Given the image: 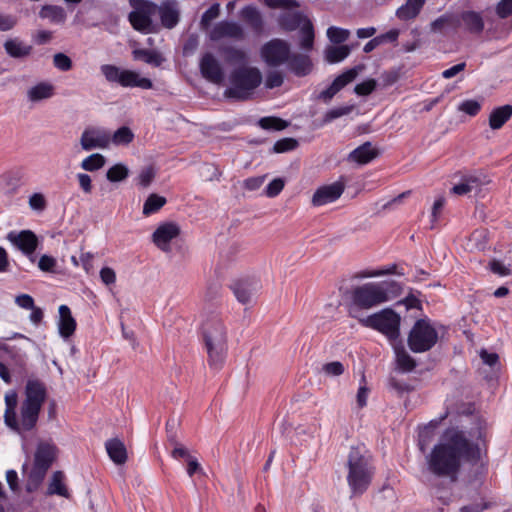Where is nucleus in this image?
<instances>
[{"label": "nucleus", "instance_id": "f257e3e1", "mask_svg": "<svg viewBox=\"0 0 512 512\" xmlns=\"http://www.w3.org/2000/svg\"><path fill=\"white\" fill-rule=\"evenodd\" d=\"M479 456L477 444L467 439L458 428H449L427 456V465L429 471L437 476L454 478L463 463L477 460Z\"/></svg>", "mask_w": 512, "mask_h": 512}, {"label": "nucleus", "instance_id": "f03ea898", "mask_svg": "<svg viewBox=\"0 0 512 512\" xmlns=\"http://www.w3.org/2000/svg\"><path fill=\"white\" fill-rule=\"evenodd\" d=\"M25 398L20 406V416H16L18 395L10 390L5 394V424L18 434L32 430L38 421L39 413L46 399V388L39 380H28L25 386Z\"/></svg>", "mask_w": 512, "mask_h": 512}, {"label": "nucleus", "instance_id": "7ed1b4c3", "mask_svg": "<svg viewBox=\"0 0 512 512\" xmlns=\"http://www.w3.org/2000/svg\"><path fill=\"white\" fill-rule=\"evenodd\" d=\"M347 482L352 495L363 494L369 487L374 474L371 456L365 446L351 447L347 456Z\"/></svg>", "mask_w": 512, "mask_h": 512}, {"label": "nucleus", "instance_id": "20e7f679", "mask_svg": "<svg viewBox=\"0 0 512 512\" xmlns=\"http://www.w3.org/2000/svg\"><path fill=\"white\" fill-rule=\"evenodd\" d=\"M389 299L388 282H370L356 286L351 290L349 315L360 323V319L365 317L361 312L362 310L377 307Z\"/></svg>", "mask_w": 512, "mask_h": 512}, {"label": "nucleus", "instance_id": "39448f33", "mask_svg": "<svg viewBox=\"0 0 512 512\" xmlns=\"http://www.w3.org/2000/svg\"><path fill=\"white\" fill-rule=\"evenodd\" d=\"M203 337L209 362L212 366H221L226 353V329L218 314L206 317L202 324Z\"/></svg>", "mask_w": 512, "mask_h": 512}, {"label": "nucleus", "instance_id": "423d86ee", "mask_svg": "<svg viewBox=\"0 0 512 512\" xmlns=\"http://www.w3.org/2000/svg\"><path fill=\"white\" fill-rule=\"evenodd\" d=\"M261 83V71L257 67L243 65L232 71L230 87L225 90L224 95L237 100H245Z\"/></svg>", "mask_w": 512, "mask_h": 512}, {"label": "nucleus", "instance_id": "0eeeda50", "mask_svg": "<svg viewBox=\"0 0 512 512\" xmlns=\"http://www.w3.org/2000/svg\"><path fill=\"white\" fill-rule=\"evenodd\" d=\"M400 322V315L392 309H383L360 319L361 325L381 332L390 341H394L399 337Z\"/></svg>", "mask_w": 512, "mask_h": 512}, {"label": "nucleus", "instance_id": "6e6552de", "mask_svg": "<svg viewBox=\"0 0 512 512\" xmlns=\"http://www.w3.org/2000/svg\"><path fill=\"white\" fill-rule=\"evenodd\" d=\"M279 24L286 31L300 29V47L309 51L314 45V28L310 19L301 12H284L279 17Z\"/></svg>", "mask_w": 512, "mask_h": 512}, {"label": "nucleus", "instance_id": "1a4fd4ad", "mask_svg": "<svg viewBox=\"0 0 512 512\" xmlns=\"http://www.w3.org/2000/svg\"><path fill=\"white\" fill-rule=\"evenodd\" d=\"M100 71L108 82L117 83L124 88L138 87L141 89H151L153 87L150 79L142 77L133 70L121 69L112 64H104L100 67Z\"/></svg>", "mask_w": 512, "mask_h": 512}, {"label": "nucleus", "instance_id": "9d476101", "mask_svg": "<svg viewBox=\"0 0 512 512\" xmlns=\"http://www.w3.org/2000/svg\"><path fill=\"white\" fill-rule=\"evenodd\" d=\"M437 341L438 333L427 319L416 321L408 336V345L416 353L430 350Z\"/></svg>", "mask_w": 512, "mask_h": 512}, {"label": "nucleus", "instance_id": "9b49d317", "mask_svg": "<svg viewBox=\"0 0 512 512\" xmlns=\"http://www.w3.org/2000/svg\"><path fill=\"white\" fill-rule=\"evenodd\" d=\"M290 45L287 41L279 38L266 42L260 49L261 59L271 67H278L290 58Z\"/></svg>", "mask_w": 512, "mask_h": 512}, {"label": "nucleus", "instance_id": "f8f14e48", "mask_svg": "<svg viewBox=\"0 0 512 512\" xmlns=\"http://www.w3.org/2000/svg\"><path fill=\"white\" fill-rule=\"evenodd\" d=\"M157 13V5L152 2L141 3L129 14V21L132 27L142 33L149 34L156 31L152 16Z\"/></svg>", "mask_w": 512, "mask_h": 512}, {"label": "nucleus", "instance_id": "ddd939ff", "mask_svg": "<svg viewBox=\"0 0 512 512\" xmlns=\"http://www.w3.org/2000/svg\"><path fill=\"white\" fill-rule=\"evenodd\" d=\"M84 151L107 149L111 144V132L103 127H86L79 138Z\"/></svg>", "mask_w": 512, "mask_h": 512}, {"label": "nucleus", "instance_id": "4468645a", "mask_svg": "<svg viewBox=\"0 0 512 512\" xmlns=\"http://www.w3.org/2000/svg\"><path fill=\"white\" fill-rule=\"evenodd\" d=\"M181 228L175 222L160 223L152 233L153 244L161 251L167 253L171 251V243L179 237Z\"/></svg>", "mask_w": 512, "mask_h": 512}, {"label": "nucleus", "instance_id": "2eb2a0df", "mask_svg": "<svg viewBox=\"0 0 512 512\" xmlns=\"http://www.w3.org/2000/svg\"><path fill=\"white\" fill-rule=\"evenodd\" d=\"M209 37L213 41L223 38L241 40L244 38V29L234 21H220L209 30Z\"/></svg>", "mask_w": 512, "mask_h": 512}, {"label": "nucleus", "instance_id": "dca6fc26", "mask_svg": "<svg viewBox=\"0 0 512 512\" xmlns=\"http://www.w3.org/2000/svg\"><path fill=\"white\" fill-rule=\"evenodd\" d=\"M489 183L490 179L482 173L468 175L463 177L460 183L454 185L451 191L457 195L478 194L482 187Z\"/></svg>", "mask_w": 512, "mask_h": 512}, {"label": "nucleus", "instance_id": "f3484780", "mask_svg": "<svg viewBox=\"0 0 512 512\" xmlns=\"http://www.w3.org/2000/svg\"><path fill=\"white\" fill-rule=\"evenodd\" d=\"M345 184L342 181H336L325 185L316 190L312 197L314 206H323L336 201L344 192Z\"/></svg>", "mask_w": 512, "mask_h": 512}, {"label": "nucleus", "instance_id": "a211bd4d", "mask_svg": "<svg viewBox=\"0 0 512 512\" xmlns=\"http://www.w3.org/2000/svg\"><path fill=\"white\" fill-rule=\"evenodd\" d=\"M200 70L203 77L214 84H220L224 80V71L220 62L210 53L202 57Z\"/></svg>", "mask_w": 512, "mask_h": 512}, {"label": "nucleus", "instance_id": "6ab92c4d", "mask_svg": "<svg viewBox=\"0 0 512 512\" xmlns=\"http://www.w3.org/2000/svg\"><path fill=\"white\" fill-rule=\"evenodd\" d=\"M358 68H351L341 75H339L332 84L325 90H323L318 98L325 103L330 102V100L336 95L342 88L351 83L358 75Z\"/></svg>", "mask_w": 512, "mask_h": 512}, {"label": "nucleus", "instance_id": "aec40b11", "mask_svg": "<svg viewBox=\"0 0 512 512\" xmlns=\"http://www.w3.org/2000/svg\"><path fill=\"white\" fill-rule=\"evenodd\" d=\"M233 293L242 305H250L255 300V295L259 290V283L255 280H239L232 286Z\"/></svg>", "mask_w": 512, "mask_h": 512}, {"label": "nucleus", "instance_id": "412c9836", "mask_svg": "<svg viewBox=\"0 0 512 512\" xmlns=\"http://www.w3.org/2000/svg\"><path fill=\"white\" fill-rule=\"evenodd\" d=\"M7 239L26 255L32 254L38 245L36 235L30 230H23L19 233L10 232L7 235Z\"/></svg>", "mask_w": 512, "mask_h": 512}, {"label": "nucleus", "instance_id": "4be33fe9", "mask_svg": "<svg viewBox=\"0 0 512 512\" xmlns=\"http://www.w3.org/2000/svg\"><path fill=\"white\" fill-rule=\"evenodd\" d=\"M460 21L466 31L479 35L485 27L484 16L481 12L465 10L460 14Z\"/></svg>", "mask_w": 512, "mask_h": 512}, {"label": "nucleus", "instance_id": "5701e85b", "mask_svg": "<svg viewBox=\"0 0 512 512\" xmlns=\"http://www.w3.org/2000/svg\"><path fill=\"white\" fill-rule=\"evenodd\" d=\"M56 451L57 448L54 444L39 443L34 456V465L48 470L56 457Z\"/></svg>", "mask_w": 512, "mask_h": 512}, {"label": "nucleus", "instance_id": "b1692460", "mask_svg": "<svg viewBox=\"0 0 512 512\" xmlns=\"http://www.w3.org/2000/svg\"><path fill=\"white\" fill-rule=\"evenodd\" d=\"M161 22L166 28H173L179 21V10L176 1L167 0L157 7Z\"/></svg>", "mask_w": 512, "mask_h": 512}, {"label": "nucleus", "instance_id": "393cba45", "mask_svg": "<svg viewBox=\"0 0 512 512\" xmlns=\"http://www.w3.org/2000/svg\"><path fill=\"white\" fill-rule=\"evenodd\" d=\"M286 64L289 70L299 77L308 75L312 71L313 66L309 56L300 53L292 54L291 52Z\"/></svg>", "mask_w": 512, "mask_h": 512}, {"label": "nucleus", "instance_id": "a878e982", "mask_svg": "<svg viewBox=\"0 0 512 512\" xmlns=\"http://www.w3.org/2000/svg\"><path fill=\"white\" fill-rule=\"evenodd\" d=\"M3 46L7 55L15 59H24L32 53V46L25 44L19 38H9Z\"/></svg>", "mask_w": 512, "mask_h": 512}, {"label": "nucleus", "instance_id": "bb28decb", "mask_svg": "<svg viewBox=\"0 0 512 512\" xmlns=\"http://www.w3.org/2000/svg\"><path fill=\"white\" fill-rule=\"evenodd\" d=\"M58 329L59 334L63 338H69L75 332L76 321L71 314L70 308L66 305L59 307Z\"/></svg>", "mask_w": 512, "mask_h": 512}, {"label": "nucleus", "instance_id": "cd10ccee", "mask_svg": "<svg viewBox=\"0 0 512 512\" xmlns=\"http://www.w3.org/2000/svg\"><path fill=\"white\" fill-rule=\"evenodd\" d=\"M379 152L370 142H365L354 149L348 156V159L358 164H367L378 156Z\"/></svg>", "mask_w": 512, "mask_h": 512}, {"label": "nucleus", "instance_id": "c85d7f7f", "mask_svg": "<svg viewBox=\"0 0 512 512\" xmlns=\"http://www.w3.org/2000/svg\"><path fill=\"white\" fill-rule=\"evenodd\" d=\"M239 16L254 31L259 33L263 30L264 21L262 15L255 6L248 5L243 7L239 12Z\"/></svg>", "mask_w": 512, "mask_h": 512}, {"label": "nucleus", "instance_id": "c756f323", "mask_svg": "<svg viewBox=\"0 0 512 512\" xmlns=\"http://www.w3.org/2000/svg\"><path fill=\"white\" fill-rule=\"evenodd\" d=\"M110 459L117 465L124 464L127 460V450L124 443L117 439H109L105 444Z\"/></svg>", "mask_w": 512, "mask_h": 512}, {"label": "nucleus", "instance_id": "7c9ffc66", "mask_svg": "<svg viewBox=\"0 0 512 512\" xmlns=\"http://www.w3.org/2000/svg\"><path fill=\"white\" fill-rule=\"evenodd\" d=\"M54 86L49 82H40L27 90V98L30 102H39L51 98L54 95Z\"/></svg>", "mask_w": 512, "mask_h": 512}, {"label": "nucleus", "instance_id": "2f4dec72", "mask_svg": "<svg viewBox=\"0 0 512 512\" xmlns=\"http://www.w3.org/2000/svg\"><path fill=\"white\" fill-rule=\"evenodd\" d=\"M512 116V106L504 105L494 109L489 116V126L493 130L500 129Z\"/></svg>", "mask_w": 512, "mask_h": 512}, {"label": "nucleus", "instance_id": "473e14b6", "mask_svg": "<svg viewBox=\"0 0 512 512\" xmlns=\"http://www.w3.org/2000/svg\"><path fill=\"white\" fill-rule=\"evenodd\" d=\"M425 0H406V3L399 7L396 16L401 20L415 18L421 11Z\"/></svg>", "mask_w": 512, "mask_h": 512}, {"label": "nucleus", "instance_id": "72a5a7b5", "mask_svg": "<svg viewBox=\"0 0 512 512\" xmlns=\"http://www.w3.org/2000/svg\"><path fill=\"white\" fill-rule=\"evenodd\" d=\"M15 338H19L21 341V344L19 346H7L6 351L11 354V357L15 359L17 362H19L21 365L24 364V359L26 357V353L23 350L28 349L30 346H32L34 343L32 340H30L28 337L22 335V334H15Z\"/></svg>", "mask_w": 512, "mask_h": 512}, {"label": "nucleus", "instance_id": "f704fd0d", "mask_svg": "<svg viewBox=\"0 0 512 512\" xmlns=\"http://www.w3.org/2000/svg\"><path fill=\"white\" fill-rule=\"evenodd\" d=\"M63 480H64V475L61 471L54 472L51 477L49 486H48L47 494L48 495L57 494L59 496L68 498L69 493H68L66 486L63 483Z\"/></svg>", "mask_w": 512, "mask_h": 512}, {"label": "nucleus", "instance_id": "c9c22d12", "mask_svg": "<svg viewBox=\"0 0 512 512\" xmlns=\"http://www.w3.org/2000/svg\"><path fill=\"white\" fill-rule=\"evenodd\" d=\"M39 16L53 23H63L66 18V13L60 6L45 5L41 8Z\"/></svg>", "mask_w": 512, "mask_h": 512}, {"label": "nucleus", "instance_id": "e433bc0d", "mask_svg": "<svg viewBox=\"0 0 512 512\" xmlns=\"http://www.w3.org/2000/svg\"><path fill=\"white\" fill-rule=\"evenodd\" d=\"M132 55L135 60H142L145 63L151 64L155 67L160 66L164 61L162 56L153 50L135 49L132 51Z\"/></svg>", "mask_w": 512, "mask_h": 512}, {"label": "nucleus", "instance_id": "4c0bfd02", "mask_svg": "<svg viewBox=\"0 0 512 512\" xmlns=\"http://www.w3.org/2000/svg\"><path fill=\"white\" fill-rule=\"evenodd\" d=\"M350 47L347 45L329 46L325 49V60L328 63H338L350 54Z\"/></svg>", "mask_w": 512, "mask_h": 512}, {"label": "nucleus", "instance_id": "58836bf2", "mask_svg": "<svg viewBox=\"0 0 512 512\" xmlns=\"http://www.w3.org/2000/svg\"><path fill=\"white\" fill-rule=\"evenodd\" d=\"M395 354L398 369L403 372H410L414 369L416 363L404 348L395 347Z\"/></svg>", "mask_w": 512, "mask_h": 512}, {"label": "nucleus", "instance_id": "ea45409f", "mask_svg": "<svg viewBox=\"0 0 512 512\" xmlns=\"http://www.w3.org/2000/svg\"><path fill=\"white\" fill-rule=\"evenodd\" d=\"M166 204V198L157 194H151L143 205V214L149 216L159 211Z\"/></svg>", "mask_w": 512, "mask_h": 512}, {"label": "nucleus", "instance_id": "a19ab883", "mask_svg": "<svg viewBox=\"0 0 512 512\" xmlns=\"http://www.w3.org/2000/svg\"><path fill=\"white\" fill-rule=\"evenodd\" d=\"M47 470L37 467L33 465L32 470L29 473L27 484H26V490L28 492H33L38 489L41 482L43 481Z\"/></svg>", "mask_w": 512, "mask_h": 512}, {"label": "nucleus", "instance_id": "79ce46f5", "mask_svg": "<svg viewBox=\"0 0 512 512\" xmlns=\"http://www.w3.org/2000/svg\"><path fill=\"white\" fill-rule=\"evenodd\" d=\"M105 157L102 154L94 153L82 160L80 166L83 170L93 172L105 165Z\"/></svg>", "mask_w": 512, "mask_h": 512}, {"label": "nucleus", "instance_id": "37998d69", "mask_svg": "<svg viewBox=\"0 0 512 512\" xmlns=\"http://www.w3.org/2000/svg\"><path fill=\"white\" fill-rule=\"evenodd\" d=\"M487 233L483 229L475 230L468 238L466 248L470 251L482 250L485 247Z\"/></svg>", "mask_w": 512, "mask_h": 512}, {"label": "nucleus", "instance_id": "c03bdc74", "mask_svg": "<svg viewBox=\"0 0 512 512\" xmlns=\"http://www.w3.org/2000/svg\"><path fill=\"white\" fill-rule=\"evenodd\" d=\"M223 52L224 59L229 64H244L247 60V54L242 49L227 47Z\"/></svg>", "mask_w": 512, "mask_h": 512}, {"label": "nucleus", "instance_id": "a18cd8bd", "mask_svg": "<svg viewBox=\"0 0 512 512\" xmlns=\"http://www.w3.org/2000/svg\"><path fill=\"white\" fill-rule=\"evenodd\" d=\"M134 134L130 128L123 126L111 134V142L115 145H127L132 142Z\"/></svg>", "mask_w": 512, "mask_h": 512}, {"label": "nucleus", "instance_id": "49530a36", "mask_svg": "<svg viewBox=\"0 0 512 512\" xmlns=\"http://www.w3.org/2000/svg\"><path fill=\"white\" fill-rule=\"evenodd\" d=\"M438 425V421H431L419 433V447L424 451L434 436V431Z\"/></svg>", "mask_w": 512, "mask_h": 512}, {"label": "nucleus", "instance_id": "de8ad7c7", "mask_svg": "<svg viewBox=\"0 0 512 512\" xmlns=\"http://www.w3.org/2000/svg\"><path fill=\"white\" fill-rule=\"evenodd\" d=\"M129 170L123 164H115L108 169L106 177L111 182L123 181L128 177Z\"/></svg>", "mask_w": 512, "mask_h": 512}, {"label": "nucleus", "instance_id": "09e8293b", "mask_svg": "<svg viewBox=\"0 0 512 512\" xmlns=\"http://www.w3.org/2000/svg\"><path fill=\"white\" fill-rule=\"evenodd\" d=\"M220 14V4L214 3L207 11H205L200 20V27L202 30L207 31L210 23L216 19Z\"/></svg>", "mask_w": 512, "mask_h": 512}, {"label": "nucleus", "instance_id": "8fccbe9b", "mask_svg": "<svg viewBox=\"0 0 512 512\" xmlns=\"http://www.w3.org/2000/svg\"><path fill=\"white\" fill-rule=\"evenodd\" d=\"M350 36V31L336 26H331L327 29L328 39L335 43L340 44L345 42Z\"/></svg>", "mask_w": 512, "mask_h": 512}, {"label": "nucleus", "instance_id": "3c124183", "mask_svg": "<svg viewBox=\"0 0 512 512\" xmlns=\"http://www.w3.org/2000/svg\"><path fill=\"white\" fill-rule=\"evenodd\" d=\"M261 128L266 130H283L287 127V123L277 117H264L259 120Z\"/></svg>", "mask_w": 512, "mask_h": 512}, {"label": "nucleus", "instance_id": "603ef678", "mask_svg": "<svg viewBox=\"0 0 512 512\" xmlns=\"http://www.w3.org/2000/svg\"><path fill=\"white\" fill-rule=\"evenodd\" d=\"M352 109H353L352 106H342V107L333 108V109L329 110L328 112H326V114L324 115L323 121L325 123H329V122L333 121L334 119L348 115L352 111Z\"/></svg>", "mask_w": 512, "mask_h": 512}, {"label": "nucleus", "instance_id": "864d4df0", "mask_svg": "<svg viewBox=\"0 0 512 512\" xmlns=\"http://www.w3.org/2000/svg\"><path fill=\"white\" fill-rule=\"evenodd\" d=\"M480 358L482 362L489 366L492 370H497L499 367V356L494 352H488L485 349H482L479 352Z\"/></svg>", "mask_w": 512, "mask_h": 512}, {"label": "nucleus", "instance_id": "5fc2aeb1", "mask_svg": "<svg viewBox=\"0 0 512 512\" xmlns=\"http://www.w3.org/2000/svg\"><path fill=\"white\" fill-rule=\"evenodd\" d=\"M344 366L339 361L326 363L322 366V372L327 376H340L344 373Z\"/></svg>", "mask_w": 512, "mask_h": 512}, {"label": "nucleus", "instance_id": "6e6d98bb", "mask_svg": "<svg viewBox=\"0 0 512 512\" xmlns=\"http://www.w3.org/2000/svg\"><path fill=\"white\" fill-rule=\"evenodd\" d=\"M298 142L293 138H284L274 144L273 150L276 153H284L295 149Z\"/></svg>", "mask_w": 512, "mask_h": 512}, {"label": "nucleus", "instance_id": "4d7b16f0", "mask_svg": "<svg viewBox=\"0 0 512 512\" xmlns=\"http://www.w3.org/2000/svg\"><path fill=\"white\" fill-rule=\"evenodd\" d=\"M53 64L61 71H69L72 68L71 59L64 53H56L53 56Z\"/></svg>", "mask_w": 512, "mask_h": 512}, {"label": "nucleus", "instance_id": "13d9d810", "mask_svg": "<svg viewBox=\"0 0 512 512\" xmlns=\"http://www.w3.org/2000/svg\"><path fill=\"white\" fill-rule=\"evenodd\" d=\"M29 206L32 210L43 211L47 206V201L42 193H33L29 197Z\"/></svg>", "mask_w": 512, "mask_h": 512}, {"label": "nucleus", "instance_id": "bf43d9fd", "mask_svg": "<svg viewBox=\"0 0 512 512\" xmlns=\"http://www.w3.org/2000/svg\"><path fill=\"white\" fill-rule=\"evenodd\" d=\"M452 16L451 15H442L431 23V31L432 32H442L444 29L452 24Z\"/></svg>", "mask_w": 512, "mask_h": 512}, {"label": "nucleus", "instance_id": "052dcab7", "mask_svg": "<svg viewBox=\"0 0 512 512\" xmlns=\"http://www.w3.org/2000/svg\"><path fill=\"white\" fill-rule=\"evenodd\" d=\"M495 12L499 18H507L512 15V0H501L495 8Z\"/></svg>", "mask_w": 512, "mask_h": 512}, {"label": "nucleus", "instance_id": "680f3d73", "mask_svg": "<svg viewBox=\"0 0 512 512\" xmlns=\"http://www.w3.org/2000/svg\"><path fill=\"white\" fill-rule=\"evenodd\" d=\"M481 105L476 100H466L459 105V110L470 116L476 115L480 111Z\"/></svg>", "mask_w": 512, "mask_h": 512}, {"label": "nucleus", "instance_id": "e2e57ef3", "mask_svg": "<svg viewBox=\"0 0 512 512\" xmlns=\"http://www.w3.org/2000/svg\"><path fill=\"white\" fill-rule=\"evenodd\" d=\"M155 177V171L152 167L148 166L141 170L138 176L139 185L148 187Z\"/></svg>", "mask_w": 512, "mask_h": 512}, {"label": "nucleus", "instance_id": "0e129e2a", "mask_svg": "<svg viewBox=\"0 0 512 512\" xmlns=\"http://www.w3.org/2000/svg\"><path fill=\"white\" fill-rule=\"evenodd\" d=\"M284 188V181L281 178L272 180L265 189V194L268 197L277 196Z\"/></svg>", "mask_w": 512, "mask_h": 512}, {"label": "nucleus", "instance_id": "69168bd1", "mask_svg": "<svg viewBox=\"0 0 512 512\" xmlns=\"http://www.w3.org/2000/svg\"><path fill=\"white\" fill-rule=\"evenodd\" d=\"M376 87V81L374 79L366 80L355 86L354 91L356 94L361 96L369 95Z\"/></svg>", "mask_w": 512, "mask_h": 512}, {"label": "nucleus", "instance_id": "338daca9", "mask_svg": "<svg viewBox=\"0 0 512 512\" xmlns=\"http://www.w3.org/2000/svg\"><path fill=\"white\" fill-rule=\"evenodd\" d=\"M17 22V17L0 13V31L12 30L17 25Z\"/></svg>", "mask_w": 512, "mask_h": 512}, {"label": "nucleus", "instance_id": "774afa93", "mask_svg": "<svg viewBox=\"0 0 512 512\" xmlns=\"http://www.w3.org/2000/svg\"><path fill=\"white\" fill-rule=\"evenodd\" d=\"M283 83V75L279 71H272L268 73L265 81L267 88L272 89L281 86Z\"/></svg>", "mask_w": 512, "mask_h": 512}]
</instances>
